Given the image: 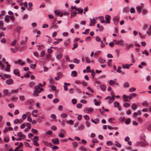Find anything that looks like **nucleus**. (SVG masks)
<instances>
[{"instance_id": "21", "label": "nucleus", "mask_w": 151, "mask_h": 151, "mask_svg": "<svg viewBox=\"0 0 151 151\" xmlns=\"http://www.w3.org/2000/svg\"><path fill=\"white\" fill-rule=\"evenodd\" d=\"M10 18V17L8 15H6L5 16V20L6 22H8Z\"/></svg>"}, {"instance_id": "32", "label": "nucleus", "mask_w": 151, "mask_h": 151, "mask_svg": "<svg viewBox=\"0 0 151 151\" xmlns=\"http://www.w3.org/2000/svg\"><path fill=\"white\" fill-rule=\"evenodd\" d=\"M142 104L144 106L147 107L148 104L147 101H144L142 103Z\"/></svg>"}, {"instance_id": "1", "label": "nucleus", "mask_w": 151, "mask_h": 151, "mask_svg": "<svg viewBox=\"0 0 151 151\" xmlns=\"http://www.w3.org/2000/svg\"><path fill=\"white\" fill-rule=\"evenodd\" d=\"M34 88L35 90L33 93V95L35 97L37 96V94L40 93L43 90V89L42 88H40V86L38 85L35 86Z\"/></svg>"}, {"instance_id": "45", "label": "nucleus", "mask_w": 151, "mask_h": 151, "mask_svg": "<svg viewBox=\"0 0 151 151\" xmlns=\"http://www.w3.org/2000/svg\"><path fill=\"white\" fill-rule=\"evenodd\" d=\"M60 116L63 118H65L67 117L68 114H61Z\"/></svg>"}, {"instance_id": "36", "label": "nucleus", "mask_w": 151, "mask_h": 151, "mask_svg": "<svg viewBox=\"0 0 151 151\" xmlns=\"http://www.w3.org/2000/svg\"><path fill=\"white\" fill-rule=\"evenodd\" d=\"M136 88L134 87H131L129 89V91L130 92H132L136 91Z\"/></svg>"}, {"instance_id": "14", "label": "nucleus", "mask_w": 151, "mask_h": 151, "mask_svg": "<svg viewBox=\"0 0 151 151\" xmlns=\"http://www.w3.org/2000/svg\"><path fill=\"white\" fill-rule=\"evenodd\" d=\"M141 114V112L140 111H138L137 112H134L133 114V116L134 117H136L138 115H140Z\"/></svg>"}, {"instance_id": "39", "label": "nucleus", "mask_w": 151, "mask_h": 151, "mask_svg": "<svg viewBox=\"0 0 151 151\" xmlns=\"http://www.w3.org/2000/svg\"><path fill=\"white\" fill-rule=\"evenodd\" d=\"M89 19L90 20V21L91 23H92L94 24L96 22V20L94 19V18H93V19H92L91 18H90Z\"/></svg>"}, {"instance_id": "44", "label": "nucleus", "mask_w": 151, "mask_h": 151, "mask_svg": "<svg viewBox=\"0 0 151 151\" xmlns=\"http://www.w3.org/2000/svg\"><path fill=\"white\" fill-rule=\"evenodd\" d=\"M79 149L81 150H83L84 151H87L86 148L83 145L81 146Z\"/></svg>"}, {"instance_id": "47", "label": "nucleus", "mask_w": 151, "mask_h": 151, "mask_svg": "<svg viewBox=\"0 0 151 151\" xmlns=\"http://www.w3.org/2000/svg\"><path fill=\"white\" fill-rule=\"evenodd\" d=\"M84 129V125L81 124L79 127H78V129L80 130V129Z\"/></svg>"}, {"instance_id": "17", "label": "nucleus", "mask_w": 151, "mask_h": 151, "mask_svg": "<svg viewBox=\"0 0 151 151\" xmlns=\"http://www.w3.org/2000/svg\"><path fill=\"white\" fill-rule=\"evenodd\" d=\"M122 67L123 69H129V68L128 64H127L122 65Z\"/></svg>"}, {"instance_id": "24", "label": "nucleus", "mask_w": 151, "mask_h": 151, "mask_svg": "<svg viewBox=\"0 0 151 151\" xmlns=\"http://www.w3.org/2000/svg\"><path fill=\"white\" fill-rule=\"evenodd\" d=\"M100 87L101 90L103 91H105L106 88V86L104 85L101 86Z\"/></svg>"}, {"instance_id": "5", "label": "nucleus", "mask_w": 151, "mask_h": 151, "mask_svg": "<svg viewBox=\"0 0 151 151\" xmlns=\"http://www.w3.org/2000/svg\"><path fill=\"white\" fill-rule=\"evenodd\" d=\"M53 143L55 145L58 144H59V140L57 138H54L52 140Z\"/></svg>"}, {"instance_id": "20", "label": "nucleus", "mask_w": 151, "mask_h": 151, "mask_svg": "<svg viewBox=\"0 0 151 151\" xmlns=\"http://www.w3.org/2000/svg\"><path fill=\"white\" fill-rule=\"evenodd\" d=\"M32 142H33V144L35 145L36 146H39V144L37 141L35 140L32 139Z\"/></svg>"}, {"instance_id": "64", "label": "nucleus", "mask_w": 151, "mask_h": 151, "mask_svg": "<svg viewBox=\"0 0 151 151\" xmlns=\"http://www.w3.org/2000/svg\"><path fill=\"white\" fill-rule=\"evenodd\" d=\"M71 102L73 104H76L77 102L76 100L75 99H72Z\"/></svg>"}, {"instance_id": "6", "label": "nucleus", "mask_w": 151, "mask_h": 151, "mask_svg": "<svg viewBox=\"0 0 151 151\" xmlns=\"http://www.w3.org/2000/svg\"><path fill=\"white\" fill-rule=\"evenodd\" d=\"M93 111V109L91 108H86L84 111L86 113H89L92 112Z\"/></svg>"}, {"instance_id": "54", "label": "nucleus", "mask_w": 151, "mask_h": 151, "mask_svg": "<svg viewBox=\"0 0 151 151\" xmlns=\"http://www.w3.org/2000/svg\"><path fill=\"white\" fill-rule=\"evenodd\" d=\"M142 53L143 54H145L147 56L149 55L148 52L146 50H145L144 51H142Z\"/></svg>"}, {"instance_id": "28", "label": "nucleus", "mask_w": 151, "mask_h": 151, "mask_svg": "<svg viewBox=\"0 0 151 151\" xmlns=\"http://www.w3.org/2000/svg\"><path fill=\"white\" fill-rule=\"evenodd\" d=\"M129 86V84L128 82H125L123 84V87L125 88H128Z\"/></svg>"}, {"instance_id": "41", "label": "nucleus", "mask_w": 151, "mask_h": 151, "mask_svg": "<svg viewBox=\"0 0 151 151\" xmlns=\"http://www.w3.org/2000/svg\"><path fill=\"white\" fill-rule=\"evenodd\" d=\"M71 9H74L76 11H79V9H80L79 8H77L76 7V6H71Z\"/></svg>"}, {"instance_id": "4", "label": "nucleus", "mask_w": 151, "mask_h": 151, "mask_svg": "<svg viewBox=\"0 0 151 151\" xmlns=\"http://www.w3.org/2000/svg\"><path fill=\"white\" fill-rule=\"evenodd\" d=\"M119 17L118 16H116L114 17L113 21L115 24H116L119 20Z\"/></svg>"}, {"instance_id": "16", "label": "nucleus", "mask_w": 151, "mask_h": 151, "mask_svg": "<svg viewBox=\"0 0 151 151\" xmlns=\"http://www.w3.org/2000/svg\"><path fill=\"white\" fill-rule=\"evenodd\" d=\"M78 14V13L76 12H73V11H71V17H75L76 16V14Z\"/></svg>"}, {"instance_id": "59", "label": "nucleus", "mask_w": 151, "mask_h": 151, "mask_svg": "<svg viewBox=\"0 0 151 151\" xmlns=\"http://www.w3.org/2000/svg\"><path fill=\"white\" fill-rule=\"evenodd\" d=\"M17 135L19 137H22L23 136V134L22 132H19L17 134Z\"/></svg>"}, {"instance_id": "12", "label": "nucleus", "mask_w": 151, "mask_h": 151, "mask_svg": "<svg viewBox=\"0 0 151 151\" xmlns=\"http://www.w3.org/2000/svg\"><path fill=\"white\" fill-rule=\"evenodd\" d=\"M93 102L95 103V104L96 106H99L100 105L101 103V101L99 99L98 100L99 101H96V99L93 100Z\"/></svg>"}, {"instance_id": "49", "label": "nucleus", "mask_w": 151, "mask_h": 151, "mask_svg": "<svg viewBox=\"0 0 151 151\" xmlns=\"http://www.w3.org/2000/svg\"><path fill=\"white\" fill-rule=\"evenodd\" d=\"M89 30H90V29H86V30H85V32H83L82 33V34H88Z\"/></svg>"}, {"instance_id": "57", "label": "nucleus", "mask_w": 151, "mask_h": 151, "mask_svg": "<svg viewBox=\"0 0 151 151\" xmlns=\"http://www.w3.org/2000/svg\"><path fill=\"white\" fill-rule=\"evenodd\" d=\"M4 76L6 78H9L11 77V75L9 74H4Z\"/></svg>"}, {"instance_id": "25", "label": "nucleus", "mask_w": 151, "mask_h": 151, "mask_svg": "<svg viewBox=\"0 0 151 151\" xmlns=\"http://www.w3.org/2000/svg\"><path fill=\"white\" fill-rule=\"evenodd\" d=\"M114 106L115 107H118L119 106V103L117 101H115L114 103Z\"/></svg>"}, {"instance_id": "18", "label": "nucleus", "mask_w": 151, "mask_h": 151, "mask_svg": "<svg viewBox=\"0 0 151 151\" xmlns=\"http://www.w3.org/2000/svg\"><path fill=\"white\" fill-rule=\"evenodd\" d=\"M10 65H7L6 67L5 70L7 72H10Z\"/></svg>"}, {"instance_id": "37", "label": "nucleus", "mask_w": 151, "mask_h": 151, "mask_svg": "<svg viewBox=\"0 0 151 151\" xmlns=\"http://www.w3.org/2000/svg\"><path fill=\"white\" fill-rule=\"evenodd\" d=\"M71 75H73V77H75L77 76V73L76 71H72L71 72Z\"/></svg>"}, {"instance_id": "2", "label": "nucleus", "mask_w": 151, "mask_h": 151, "mask_svg": "<svg viewBox=\"0 0 151 151\" xmlns=\"http://www.w3.org/2000/svg\"><path fill=\"white\" fill-rule=\"evenodd\" d=\"M147 145V142L146 141H141L138 142L135 144V146H137L139 145L140 146L144 147Z\"/></svg>"}, {"instance_id": "23", "label": "nucleus", "mask_w": 151, "mask_h": 151, "mask_svg": "<svg viewBox=\"0 0 151 151\" xmlns=\"http://www.w3.org/2000/svg\"><path fill=\"white\" fill-rule=\"evenodd\" d=\"M115 98L114 96H112L111 98H110L109 101V104L111 103L114 100Z\"/></svg>"}, {"instance_id": "50", "label": "nucleus", "mask_w": 151, "mask_h": 151, "mask_svg": "<svg viewBox=\"0 0 151 151\" xmlns=\"http://www.w3.org/2000/svg\"><path fill=\"white\" fill-rule=\"evenodd\" d=\"M9 140V138L8 137H4V141L5 142H8Z\"/></svg>"}, {"instance_id": "27", "label": "nucleus", "mask_w": 151, "mask_h": 151, "mask_svg": "<svg viewBox=\"0 0 151 151\" xmlns=\"http://www.w3.org/2000/svg\"><path fill=\"white\" fill-rule=\"evenodd\" d=\"M62 54H59L56 55V58L58 60H60L62 57Z\"/></svg>"}, {"instance_id": "34", "label": "nucleus", "mask_w": 151, "mask_h": 151, "mask_svg": "<svg viewBox=\"0 0 151 151\" xmlns=\"http://www.w3.org/2000/svg\"><path fill=\"white\" fill-rule=\"evenodd\" d=\"M48 80L50 81V82L51 83H53L54 82V80L52 78V77L50 76L48 78Z\"/></svg>"}, {"instance_id": "15", "label": "nucleus", "mask_w": 151, "mask_h": 151, "mask_svg": "<svg viewBox=\"0 0 151 151\" xmlns=\"http://www.w3.org/2000/svg\"><path fill=\"white\" fill-rule=\"evenodd\" d=\"M22 122V121L21 119L20 120H19L18 119H16L14 121V123L15 124H16L19 122Z\"/></svg>"}, {"instance_id": "19", "label": "nucleus", "mask_w": 151, "mask_h": 151, "mask_svg": "<svg viewBox=\"0 0 151 151\" xmlns=\"http://www.w3.org/2000/svg\"><path fill=\"white\" fill-rule=\"evenodd\" d=\"M145 64V63L144 62H142L141 63L140 65H138V67L140 69H142L143 68V66L142 65L144 66Z\"/></svg>"}, {"instance_id": "52", "label": "nucleus", "mask_w": 151, "mask_h": 151, "mask_svg": "<svg viewBox=\"0 0 151 151\" xmlns=\"http://www.w3.org/2000/svg\"><path fill=\"white\" fill-rule=\"evenodd\" d=\"M129 10V8L128 7H126L123 9V11L125 12H127Z\"/></svg>"}, {"instance_id": "43", "label": "nucleus", "mask_w": 151, "mask_h": 151, "mask_svg": "<svg viewBox=\"0 0 151 151\" xmlns=\"http://www.w3.org/2000/svg\"><path fill=\"white\" fill-rule=\"evenodd\" d=\"M17 41V40H15L13 41L11 44V45L12 46H14L16 43Z\"/></svg>"}, {"instance_id": "30", "label": "nucleus", "mask_w": 151, "mask_h": 151, "mask_svg": "<svg viewBox=\"0 0 151 151\" xmlns=\"http://www.w3.org/2000/svg\"><path fill=\"white\" fill-rule=\"evenodd\" d=\"M147 10L146 9H142V14L143 15H146L147 14Z\"/></svg>"}, {"instance_id": "26", "label": "nucleus", "mask_w": 151, "mask_h": 151, "mask_svg": "<svg viewBox=\"0 0 151 151\" xmlns=\"http://www.w3.org/2000/svg\"><path fill=\"white\" fill-rule=\"evenodd\" d=\"M115 145L118 147H121V145L119 144V142L116 141L115 142Z\"/></svg>"}, {"instance_id": "10", "label": "nucleus", "mask_w": 151, "mask_h": 151, "mask_svg": "<svg viewBox=\"0 0 151 151\" xmlns=\"http://www.w3.org/2000/svg\"><path fill=\"white\" fill-rule=\"evenodd\" d=\"M13 73L16 75L19 76H20L19 72L18 69H16L14 70Z\"/></svg>"}, {"instance_id": "56", "label": "nucleus", "mask_w": 151, "mask_h": 151, "mask_svg": "<svg viewBox=\"0 0 151 151\" xmlns=\"http://www.w3.org/2000/svg\"><path fill=\"white\" fill-rule=\"evenodd\" d=\"M19 98L21 101H23L24 100V97L23 96H20Z\"/></svg>"}, {"instance_id": "55", "label": "nucleus", "mask_w": 151, "mask_h": 151, "mask_svg": "<svg viewBox=\"0 0 151 151\" xmlns=\"http://www.w3.org/2000/svg\"><path fill=\"white\" fill-rule=\"evenodd\" d=\"M68 122L69 124L71 125H73L74 124L73 121L71 119L69 120Z\"/></svg>"}, {"instance_id": "35", "label": "nucleus", "mask_w": 151, "mask_h": 151, "mask_svg": "<svg viewBox=\"0 0 151 151\" xmlns=\"http://www.w3.org/2000/svg\"><path fill=\"white\" fill-rule=\"evenodd\" d=\"M75 92V90L73 88H70L69 90V93L70 94H73Z\"/></svg>"}, {"instance_id": "53", "label": "nucleus", "mask_w": 151, "mask_h": 151, "mask_svg": "<svg viewBox=\"0 0 151 151\" xmlns=\"http://www.w3.org/2000/svg\"><path fill=\"white\" fill-rule=\"evenodd\" d=\"M80 62V60H77L76 58H75L73 60V62L75 63L78 64Z\"/></svg>"}, {"instance_id": "48", "label": "nucleus", "mask_w": 151, "mask_h": 151, "mask_svg": "<svg viewBox=\"0 0 151 151\" xmlns=\"http://www.w3.org/2000/svg\"><path fill=\"white\" fill-rule=\"evenodd\" d=\"M132 46V44L127 45L126 46V49L127 50H129V49Z\"/></svg>"}, {"instance_id": "51", "label": "nucleus", "mask_w": 151, "mask_h": 151, "mask_svg": "<svg viewBox=\"0 0 151 151\" xmlns=\"http://www.w3.org/2000/svg\"><path fill=\"white\" fill-rule=\"evenodd\" d=\"M130 122V119L129 118L126 120L125 121V123L127 124H129Z\"/></svg>"}, {"instance_id": "61", "label": "nucleus", "mask_w": 151, "mask_h": 151, "mask_svg": "<svg viewBox=\"0 0 151 151\" xmlns=\"http://www.w3.org/2000/svg\"><path fill=\"white\" fill-rule=\"evenodd\" d=\"M26 125L28 129H30L31 128V124L29 123H27L26 124Z\"/></svg>"}, {"instance_id": "11", "label": "nucleus", "mask_w": 151, "mask_h": 151, "mask_svg": "<svg viewBox=\"0 0 151 151\" xmlns=\"http://www.w3.org/2000/svg\"><path fill=\"white\" fill-rule=\"evenodd\" d=\"M3 92L4 94V95L5 96L8 95V94L9 95L10 94V93H9L8 90L7 89H4Z\"/></svg>"}, {"instance_id": "58", "label": "nucleus", "mask_w": 151, "mask_h": 151, "mask_svg": "<svg viewBox=\"0 0 151 151\" xmlns=\"http://www.w3.org/2000/svg\"><path fill=\"white\" fill-rule=\"evenodd\" d=\"M84 118L86 120H89V116L87 115H85L84 116Z\"/></svg>"}, {"instance_id": "46", "label": "nucleus", "mask_w": 151, "mask_h": 151, "mask_svg": "<svg viewBox=\"0 0 151 151\" xmlns=\"http://www.w3.org/2000/svg\"><path fill=\"white\" fill-rule=\"evenodd\" d=\"M18 63L19 64L21 65H23L24 64V63L21 59L18 60Z\"/></svg>"}, {"instance_id": "31", "label": "nucleus", "mask_w": 151, "mask_h": 151, "mask_svg": "<svg viewBox=\"0 0 151 151\" xmlns=\"http://www.w3.org/2000/svg\"><path fill=\"white\" fill-rule=\"evenodd\" d=\"M78 143L76 141L72 143V145L75 148L76 147L78 146Z\"/></svg>"}, {"instance_id": "8", "label": "nucleus", "mask_w": 151, "mask_h": 151, "mask_svg": "<svg viewBox=\"0 0 151 151\" xmlns=\"http://www.w3.org/2000/svg\"><path fill=\"white\" fill-rule=\"evenodd\" d=\"M122 97L124 99V101H129L130 100L128 98V96H127L125 94H124L122 96Z\"/></svg>"}, {"instance_id": "33", "label": "nucleus", "mask_w": 151, "mask_h": 151, "mask_svg": "<svg viewBox=\"0 0 151 151\" xmlns=\"http://www.w3.org/2000/svg\"><path fill=\"white\" fill-rule=\"evenodd\" d=\"M19 91L18 89H17L15 90H13L11 91V93H12L13 94L16 93H17Z\"/></svg>"}, {"instance_id": "3", "label": "nucleus", "mask_w": 151, "mask_h": 151, "mask_svg": "<svg viewBox=\"0 0 151 151\" xmlns=\"http://www.w3.org/2000/svg\"><path fill=\"white\" fill-rule=\"evenodd\" d=\"M14 81L12 79H10L6 80L5 83L8 85H11L13 84Z\"/></svg>"}, {"instance_id": "63", "label": "nucleus", "mask_w": 151, "mask_h": 151, "mask_svg": "<svg viewBox=\"0 0 151 151\" xmlns=\"http://www.w3.org/2000/svg\"><path fill=\"white\" fill-rule=\"evenodd\" d=\"M59 101V100L57 98H55L54 100H53V102L54 103H57Z\"/></svg>"}, {"instance_id": "38", "label": "nucleus", "mask_w": 151, "mask_h": 151, "mask_svg": "<svg viewBox=\"0 0 151 151\" xmlns=\"http://www.w3.org/2000/svg\"><path fill=\"white\" fill-rule=\"evenodd\" d=\"M139 36L141 38H145V35H146V34H145V35H143L140 32H139Z\"/></svg>"}, {"instance_id": "29", "label": "nucleus", "mask_w": 151, "mask_h": 151, "mask_svg": "<svg viewBox=\"0 0 151 151\" xmlns=\"http://www.w3.org/2000/svg\"><path fill=\"white\" fill-rule=\"evenodd\" d=\"M131 109H135L137 108V106L135 103H134L132 104L131 107Z\"/></svg>"}, {"instance_id": "13", "label": "nucleus", "mask_w": 151, "mask_h": 151, "mask_svg": "<svg viewBox=\"0 0 151 151\" xmlns=\"http://www.w3.org/2000/svg\"><path fill=\"white\" fill-rule=\"evenodd\" d=\"M136 9L138 13H140L142 12V7L141 6L138 5L136 7Z\"/></svg>"}, {"instance_id": "42", "label": "nucleus", "mask_w": 151, "mask_h": 151, "mask_svg": "<svg viewBox=\"0 0 151 151\" xmlns=\"http://www.w3.org/2000/svg\"><path fill=\"white\" fill-rule=\"evenodd\" d=\"M130 106V104L127 103H124L123 104V106L125 107H128Z\"/></svg>"}, {"instance_id": "62", "label": "nucleus", "mask_w": 151, "mask_h": 151, "mask_svg": "<svg viewBox=\"0 0 151 151\" xmlns=\"http://www.w3.org/2000/svg\"><path fill=\"white\" fill-rule=\"evenodd\" d=\"M115 83V82L112 80L110 81L109 82V84L111 85H113Z\"/></svg>"}, {"instance_id": "9", "label": "nucleus", "mask_w": 151, "mask_h": 151, "mask_svg": "<svg viewBox=\"0 0 151 151\" xmlns=\"http://www.w3.org/2000/svg\"><path fill=\"white\" fill-rule=\"evenodd\" d=\"M140 140L141 141H146V137L145 136L143 133H142L141 134L140 137Z\"/></svg>"}, {"instance_id": "60", "label": "nucleus", "mask_w": 151, "mask_h": 151, "mask_svg": "<svg viewBox=\"0 0 151 151\" xmlns=\"http://www.w3.org/2000/svg\"><path fill=\"white\" fill-rule=\"evenodd\" d=\"M106 144L108 146H111L112 144V142L111 141H108L106 142Z\"/></svg>"}, {"instance_id": "22", "label": "nucleus", "mask_w": 151, "mask_h": 151, "mask_svg": "<svg viewBox=\"0 0 151 151\" xmlns=\"http://www.w3.org/2000/svg\"><path fill=\"white\" fill-rule=\"evenodd\" d=\"M16 49H17V50H19V48L18 47H16V48H10V50L13 53L17 51L16 50Z\"/></svg>"}, {"instance_id": "7", "label": "nucleus", "mask_w": 151, "mask_h": 151, "mask_svg": "<svg viewBox=\"0 0 151 151\" xmlns=\"http://www.w3.org/2000/svg\"><path fill=\"white\" fill-rule=\"evenodd\" d=\"M111 18V17L109 15H106L105 16V19L106 21V22H107L109 24L110 22V20Z\"/></svg>"}, {"instance_id": "40", "label": "nucleus", "mask_w": 151, "mask_h": 151, "mask_svg": "<svg viewBox=\"0 0 151 151\" xmlns=\"http://www.w3.org/2000/svg\"><path fill=\"white\" fill-rule=\"evenodd\" d=\"M45 54V52L44 50H42L41 52L40 55V57H43Z\"/></svg>"}]
</instances>
